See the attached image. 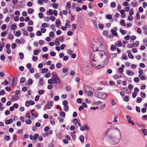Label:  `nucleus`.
<instances>
[{
  "label": "nucleus",
  "instance_id": "a19ab883",
  "mask_svg": "<svg viewBox=\"0 0 147 147\" xmlns=\"http://www.w3.org/2000/svg\"><path fill=\"white\" fill-rule=\"evenodd\" d=\"M71 3L70 2H67L66 3V6L69 9L71 7Z\"/></svg>",
  "mask_w": 147,
  "mask_h": 147
},
{
  "label": "nucleus",
  "instance_id": "f704fd0d",
  "mask_svg": "<svg viewBox=\"0 0 147 147\" xmlns=\"http://www.w3.org/2000/svg\"><path fill=\"white\" fill-rule=\"evenodd\" d=\"M19 55L20 56V58L21 59H22L24 58V54L22 53H20Z\"/></svg>",
  "mask_w": 147,
  "mask_h": 147
},
{
  "label": "nucleus",
  "instance_id": "c756f323",
  "mask_svg": "<svg viewBox=\"0 0 147 147\" xmlns=\"http://www.w3.org/2000/svg\"><path fill=\"white\" fill-rule=\"evenodd\" d=\"M10 138L9 136H4V139L6 141H9L10 139Z\"/></svg>",
  "mask_w": 147,
  "mask_h": 147
},
{
  "label": "nucleus",
  "instance_id": "c9c22d12",
  "mask_svg": "<svg viewBox=\"0 0 147 147\" xmlns=\"http://www.w3.org/2000/svg\"><path fill=\"white\" fill-rule=\"evenodd\" d=\"M142 100V99L140 97H138L137 98L136 100V102L138 103H140L141 101Z\"/></svg>",
  "mask_w": 147,
  "mask_h": 147
},
{
  "label": "nucleus",
  "instance_id": "774afa93",
  "mask_svg": "<svg viewBox=\"0 0 147 147\" xmlns=\"http://www.w3.org/2000/svg\"><path fill=\"white\" fill-rule=\"evenodd\" d=\"M54 100L55 101H58L59 99V97L58 96H56L54 97Z\"/></svg>",
  "mask_w": 147,
  "mask_h": 147
},
{
  "label": "nucleus",
  "instance_id": "7c9ffc66",
  "mask_svg": "<svg viewBox=\"0 0 147 147\" xmlns=\"http://www.w3.org/2000/svg\"><path fill=\"white\" fill-rule=\"evenodd\" d=\"M28 12L29 14H31L34 12V10L32 9H29L28 10Z\"/></svg>",
  "mask_w": 147,
  "mask_h": 147
},
{
  "label": "nucleus",
  "instance_id": "603ef678",
  "mask_svg": "<svg viewBox=\"0 0 147 147\" xmlns=\"http://www.w3.org/2000/svg\"><path fill=\"white\" fill-rule=\"evenodd\" d=\"M72 29L73 30H75V29H76V28L77 26H76V25L75 24H73L72 25Z\"/></svg>",
  "mask_w": 147,
  "mask_h": 147
},
{
  "label": "nucleus",
  "instance_id": "473e14b6",
  "mask_svg": "<svg viewBox=\"0 0 147 147\" xmlns=\"http://www.w3.org/2000/svg\"><path fill=\"white\" fill-rule=\"evenodd\" d=\"M142 133L144 135H147V129H144L142 130Z\"/></svg>",
  "mask_w": 147,
  "mask_h": 147
},
{
  "label": "nucleus",
  "instance_id": "9d476101",
  "mask_svg": "<svg viewBox=\"0 0 147 147\" xmlns=\"http://www.w3.org/2000/svg\"><path fill=\"white\" fill-rule=\"evenodd\" d=\"M13 121V120L11 118L9 120H6V121H5V123L6 124H11L12 123Z\"/></svg>",
  "mask_w": 147,
  "mask_h": 147
},
{
  "label": "nucleus",
  "instance_id": "ea45409f",
  "mask_svg": "<svg viewBox=\"0 0 147 147\" xmlns=\"http://www.w3.org/2000/svg\"><path fill=\"white\" fill-rule=\"evenodd\" d=\"M119 31L123 35H124L126 33L125 31V30L122 29H120Z\"/></svg>",
  "mask_w": 147,
  "mask_h": 147
},
{
  "label": "nucleus",
  "instance_id": "864d4df0",
  "mask_svg": "<svg viewBox=\"0 0 147 147\" xmlns=\"http://www.w3.org/2000/svg\"><path fill=\"white\" fill-rule=\"evenodd\" d=\"M26 124H30L31 123L32 121L30 119L26 120Z\"/></svg>",
  "mask_w": 147,
  "mask_h": 147
},
{
  "label": "nucleus",
  "instance_id": "a878e982",
  "mask_svg": "<svg viewBox=\"0 0 147 147\" xmlns=\"http://www.w3.org/2000/svg\"><path fill=\"white\" fill-rule=\"evenodd\" d=\"M38 92L39 94L42 95L44 94L45 91L44 90H39Z\"/></svg>",
  "mask_w": 147,
  "mask_h": 147
},
{
  "label": "nucleus",
  "instance_id": "13d9d810",
  "mask_svg": "<svg viewBox=\"0 0 147 147\" xmlns=\"http://www.w3.org/2000/svg\"><path fill=\"white\" fill-rule=\"evenodd\" d=\"M68 104V102L66 100L63 101V104L64 106L67 105Z\"/></svg>",
  "mask_w": 147,
  "mask_h": 147
},
{
  "label": "nucleus",
  "instance_id": "680f3d73",
  "mask_svg": "<svg viewBox=\"0 0 147 147\" xmlns=\"http://www.w3.org/2000/svg\"><path fill=\"white\" fill-rule=\"evenodd\" d=\"M23 34L24 36H27L28 35V32L26 30H24L23 31Z\"/></svg>",
  "mask_w": 147,
  "mask_h": 147
},
{
  "label": "nucleus",
  "instance_id": "2eb2a0df",
  "mask_svg": "<svg viewBox=\"0 0 147 147\" xmlns=\"http://www.w3.org/2000/svg\"><path fill=\"white\" fill-rule=\"evenodd\" d=\"M111 32L112 34L115 36H117L118 35V34L116 31L113 29H111Z\"/></svg>",
  "mask_w": 147,
  "mask_h": 147
},
{
  "label": "nucleus",
  "instance_id": "37998d69",
  "mask_svg": "<svg viewBox=\"0 0 147 147\" xmlns=\"http://www.w3.org/2000/svg\"><path fill=\"white\" fill-rule=\"evenodd\" d=\"M6 35V32L5 31L1 33V36L2 37H5Z\"/></svg>",
  "mask_w": 147,
  "mask_h": 147
},
{
  "label": "nucleus",
  "instance_id": "6ab92c4d",
  "mask_svg": "<svg viewBox=\"0 0 147 147\" xmlns=\"http://www.w3.org/2000/svg\"><path fill=\"white\" fill-rule=\"evenodd\" d=\"M48 71V69L47 68H44L42 69V73H45L47 72Z\"/></svg>",
  "mask_w": 147,
  "mask_h": 147
},
{
  "label": "nucleus",
  "instance_id": "8fccbe9b",
  "mask_svg": "<svg viewBox=\"0 0 147 147\" xmlns=\"http://www.w3.org/2000/svg\"><path fill=\"white\" fill-rule=\"evenodd\" d=\"M39 53V51L36 49L34 51V54L35 55H37Z\"/></svg>",
  "mask_w": 147,
  "mask_h": 147
},
{
  "label": "nucleus",
  "instance_id": "f257e3e1",
  "mask_svg": "<svg viewBox=\"0 0 147 147\" xmlns=\"http://www.w3.org/2000/svg\"><path fill=\"white\" fill-rule=\"evenodd\" d=\"M102 51H98L97 50H94L92 53L91 55V58L92 60H97L96 59L98 57H102L103 55Z\"/></svg>",
  "mask_w": 147,
  "mask_h": 147
},
{
  "label": "nucleus",
  "instance_id": "052dcab7",
  "mask_svg": "<svg viewBox=\"0 0 147 147\" xmlns=\"http://www.w3.org/2000/svg\"><path fill=\"white\" fill-rule=\"evenodd\" d=\"M129 13L130 16H131L134 14V11L133 9H131L130 10Z\"/></svg>",
  "mask_w": 147,
  "mask_h": 147
},
{
  "label": "nucleus",
  "instance_id": "338daca9",
  "mask_svg": "<svg viewBox=\"0 0 147 147\" xmlns=\"http://www.w3.org/2000/svg\"><path fill=\"white\" fill-rule=\"evenodd\" d=\"M117 45L118 47H120L122 46V42L121 41H119L117 44Z\"/></svg>",
  "mask_w": 147,
  "mask_h": 147
},
{
  "label": "nucleus",
  "instance_id": "c85d7f7f",
  "mask_svg": "<svg viewBox=\"0 0 147 147\" xmlns=\"http://www.w3.org/2000/svg\"><path fill=\"white\" fill-rule=\"evenodd\" d=\"M122 58L123 59L125 60H127L128 59L127 56L125 54L123 55L122 56Z\"/></svg>",
  "mask_w": 147,
  "mask_h": 147
},
{
  "label": "nucleus",
  "instance_id": "1a4fd4ad",
  "mask_svg": "<svg viewBox=\"0 0 147 147\" xmlns=\"http://www.w3.org/2000/svg\"><path fill=\"white\" fill-rule=\"evenodd\" d=\"M19 98V96H18L14 95L12 96L11 100H14L16 101L18 100Z\"/></svg>",
  "mask_w": 147,
  "mask_h": 147
},
{
  "label": "nucleus",
  "instance_id": "a211bd4d",
  "mask_svg": "<svg viewBox=\"0 0 147 147\" xmlns=\"http://www.w3.org/2000/svg\"><path fill=\"white\" fill-rule=\"evenodd\" d=\"M26 81V78L24 77H22L20 80V83L21 84L24 83Z\"/></svg>",
  "mask_w": 147,
  "mask_h": 147
},
{
  "label": "nucleus",
  "instance_id": "4c0bfd02",
  "mask_svg": "<svg viewBox=\"0 0 147 147\" xmlns=\"http://www.w3.org/2000/svg\"><path fill=\"white\" fill-rule=\"evenodd\" d=\"M143 29L144 30V33L146 34H147V27L146 26H144Z\"/></svg>",
  "mask_w": 147,
  "mask_h": 147
},
{
  "label": "nucleus",
  "instance_id": "0eeeda50",
  "mask_svg": "<svg viewBox=\"0 0 147 147\" xmlns=\"http://www.w3.org/2000/svg\"><path fill=\"white\" fill-rule=\"evenodd\" d=\"M84 90L85 92L86 93V92L90 91H94V89L91 87L85 86L84 87Z\"/></svg>",
  "mask_w": 147,
  "mask_h": 147
},
{
  "label": "nucleus",
  "instance_id": "72a5a7b5",
  "mask_svg": "<svg viewBox=\"0 0 147 147\" xmlns=\"http://www.w3.org/2000/svg\"><path fill=\"white\" fill-rule=\"evenodd\" d=\"M60 114L62 117H65V113L63 111H61L60 113Z\"/></svg>",
  "mask_w": 147,
  "mask_h": 147
},
{
  "label": "nucleus",
  "instance_id": "cd10ccee",
  "mask_svg": "<svg viewBox=\"0 0 147 147\" xmlns=\"http://www.w3.org/2000/svg\"><path fill=\"white\" fill-rule=\"evenodd\" d=\"M17 46V45L15 43H12L11 45V47L12 49H15L16 47Z\"/></svg>",
  "mask_w": 147,
  "mask_h": 147
},
{
  "label": "nucleus",
  "instance_id": "4be33fe9",
  "mask_svg": "<svg viewBox=\"0 0 147 147\" xmlns=\"http://www.w3.org/2000/svg\"><path fill=\"white\" fill-rule=\"evenodd\" d=\"M116 49V46L115 45H112L111 47V50L112 51H113L115 50Z\"/></svg>",
  "mask_w": 147,
  "mask_h": 147
},
{
  "label": "nucleus",
  "instance_id": "69168bd1",
  "mask_svg": "<svg viewBox=\"0 0 147 147\" xmlns=\"http://www.w3.org/2000/svg\"><path fill=\"white\" fill-rule=\"evenodd\" d=\"M42 50L43 52H46L48 50V48L46 47H43Z\"/></svg>",
  "mask_w": 147,
  "mask_h": 147
},
{
  "label": "nucleus",
  "instance_id": "49530a36",
  "mask_svg": "<svg viewBox=\"0 0 147 147\" xmlns=\"http://www.w3.org/2000/svg\"><path fill=\"white\" fill-rule=\"evenodd\" d=\"M134 82H136V83H138L139 82L140 80L138 77H136L134 78Z\"/></svg>",
  "mask_w": 147,
  "mask_h": 147
},
{
  "label": "nucleus",
  "instance_id": "b1692460",
  "mask_svg": "<svg viewBox=\"0 0 147 147\" xmlns=\"http://www.w3.org/2000/svg\"><path fill=\"white\" fill-rule=\"evenodd\" d=\"M116 6V4L115 2L111 3L110 4V6L112 8H115Z\"/></svg>",
  "mask_w": 147,
  "mask_h": 147
},
{
  "label": "nucleus",
  "instance_id": "a18cd8bd",
  "mask_svg": "<svg viewBox=\"0 0 147 147\" xmlns=\"http://www.w3.org/2000/svg\"><path fill=\"white\" fill-rule=\"evenodd\" d=\"M5 55L4 54H2L0 56V59L1 60L3 61L5 59Z\"/></svg>",
  "mask_w": 147,
  "mask_h": 147
},
{
  "label": "nucleus",
  "instance_id": "4d7b16f0",
  "mask_svg": "<svg viewBox=\"0 0 147 147\" xmlns=\"http://www.w3.org/2000/svg\"><path fill=\"white\" fill-rule=\"evenodd\" d=\"M141 96L143 98H145L146 97V94L143 92H141Z\"/></svg>",
  "mask_w": 147,
  "mask_h": 147
},
{
  "label": "nucleus",
  "instance_id": "0e129e2a",
  "mask_svg": "<svg viewBox=\"0 0 147 147\" xmlns=\"http://www.w3.org/2000/svg\"><path fill=\"white\" fill-rule=\"evenodd\" d=\"M65 109L64 110L65 111H67L69 109V107L68 105H67L66 106H64Z\"/></svg>",
  "mask_w": 147,
  "mask_h": 147
},
{
  "label": "nucleus",
  "instance_id": "ddd939ff",
  "mask_svg": "<svg viewBox=\"0 0 147 147\" xmlns=\"http://www.w3.org/2000/svg\"><path fill=\"white\" fill-rule=\"evenodd\" d=\"M21 32L20 30H17L16 32L15 36H19L21 35Z\"/></svg>",
  "mask_w": 147,
  "mask_h": 147
},
{
  "label": "nucleus",
  "instance_id": "4468645a",
  "mask_svg": "<svg viewBox=\"0 0 147 147\" xmlns=\"http://www.w3.org/2000/svg\"><path fill=\"white\" fill-rule=\"evenodd\" d=\"M126 74L132 76L134 74V73L131 71L129 70H127L126 71Z\"/></svg>",
  "mask_w": 147,
  "mask_h": 147
},
{
  "label": "nucleus",
  "instance_id": "bf43d9fd",
  "mask_svg": "<svg viewBox=\"0 0 147 147\" xmlns=\"http://www.w3.org/2000/svg\"><path fill=\"white\" fill-rule=\"evenodd\" d=\"M38 136V134H35L34 136L33 140H36Z\"/></svg>",
  "mask_w": 147,
  "mask_h": 147
},
{
  "label": "nucleus",
  "instance_id": "bb28decb",
  "mask_svg": "<svg viewBox=\"0 0 147 147\" xmlns=\"http://www.w3.org/2000/svg\"><path fill=\"white\" fill-rule=\"evenodd\" d=\"M33 83V80L32 79H29L28 80V85H31Z\"/></svg>",
  "mask_w": 147,
  "mask_h": 147
},
{
  "label": "nucleus",
  "instance_id": "2f4dec72",
  "mask_svg": "<svg viewBox=\"0 0 147 147\" xmlns=\"http://www.w3.org/2000/svg\"><path fill=\"white\" fill-rule=\"evenodd\" d=\"M140 13L138 12L136 13V19L137 20H139L140 19Z\"/></svg>",
  "mask_w": 147,
  "mask_h": 147
},
{
  "label": "nucleus",
  "instance_id": "f3484780",
  "mask_svg": "<svg viewBox=\"0 0 147 147\" xmlns=\"http://www.w3.org/2000/svg\"><path fill=\"white\" fill-rule=\"evenodd\" d=\"M131 5H132V6L133 7H136L138 5V2H135V3H134V2H132L131 3Z\"/></svg>",
  "mask_w": 147,
  "mask_h": 147
},
{
  "label": "nucleus",
  "instance_id": "79ce46f5",
  "mask_svg": "<svg viewBox=\"0 0 147 147\" xmlns=\"http://www.w3.org/2000/svg\"><path fill=\"white\" fill-rule=\"evenodd\" d=\"M6 25L5 24H3L1 27V29L3 30H4L6 29Z\"/></svg>",
  "mask_w": 147,
  "mask_h": 147
},
{
  "label": "nucleus",
  "instance_id": "3c124183",
  "mask_svg": "<svg viewBox=\"0 0 147 147\" xmlns=\"http://www.w3.org/2000/svg\"><path fill=\"white\" fill-rule=\"evenodd\" d=\"M62 66V64L61 63H58L56 65V66L58 68H60Z\"/></svg>",
  "mask_w": 147,
  "mask_h": 147
},
{
  "label": "nucleus",
  "instance_id": "f03ea898",
  "mask_svg": "<svg viewBox=\"0 0 147 147\" xmlns=\"http://www.w3.org/2000/svg\"><path fill=\"white\" fill-rule=\"evenodd\" d=\"M121 134H120L119 137L117 136L113 137L111 136L109 137V138L111 139L112 143L113 145H115L118 144L119 142L121 139Z\"/></svg>",
  "mask_w": 147,
  "mask_h": 147
},
{
  "label": "nucleus",
  "instance_id": "6e6d98bb",
  "mask_svg": "<svg viewBox=\"0 0 147 147\" xmlns=\"http://www.w3.org/2000/svg\"><path fill=\"white\" fill-rule=\"evenodd\" d=\"M76 11H79L82 10V8L79 7H77L76 8Z\"/></svg>",
  "mask_w": 147,
  "mask_h": 147
},
{
  "label": "nucleus",
  "instance_id": "20e7f679",
  "mask_svg": "<svg viewBox=\"0 0 147 147\" xmlns=\"http://www.w3.org/2000/svg\"><path fill=\"white\" fill-rule=\"evenodd\" d=\"M51 76L52 77V79H53L54 80V84H57V82L56 81V80H60V79L59 78L57 74H56L55 72H53L51 74Z\"/></svg>",
  "mask_w": 147,
  "mask_h": 147
},
{
  "label": "nucleus",
  "instance_id": "6e6552de",
  "mask_svg": "<svg viewBox=\"0 0 147 147\" xmlns=\"http://www.w3.org/2000/svg\"><path fill=\"white\" fill-rule=\"evenodd\" d=\"M86 129L87 130H88L89 129V127L87 125H84V126H81L80 127V130L81 131H83Z\"/></svg>",
  "mask_w": 147,
  "mask_h": 147
},
{
  "label": "nucleus",
  "instance_id": "39448f33",
  "mask_svg": "<svg viewBox=\"0 0 147 147\" xmlns=\"http://www.w3.org/2000/svg\"><path fill=\"white\" fill-rule=\"evenodd\" d=\"M97 60H92V64L93 66L98 69H99L100 68V65L98 62H97Z\"/></svg>",
  "mask_w": 147,
  "mask_h": 147
},
{
  "label": "nucleus",
  "instance_id": "5701e85b",
  "mask_svg": "<svg viewBox=\"0 0 147 147\" xmlns=\"http://www.w3.org/2000/svg\"><path fill=\"white\" fill-rule=\"evenodd\" d=\"M120 24L123 26H125V23L124 20H121L120 21Z\"/></svg>",
  "mask_w": 147,
  "mask_h": 147
},
{
  "label": "nucleus",
  "instance_id": "58836bf2",
  "mask_svg": "<svg viewBox=\"0 0 147 147\" xmlns=\"http://www.w3.org/2000/svg\"><path fill=\"white\" fill-rule=\"evenodd\" d=\"M27 29L28 31L30 32L32 31L33 30V28L31 26H29L28 27Z\"/></svg>",
  "mask_w": 147,
  "mask_h": 147
},
{
  "label": "nucleus",
  "instance_id": "5fc2aeb1",
  "mask_svg": "<svg viewBox=\"0 0 147 147\" xmlns=\"http://www.w3.org/2000/svg\"><path fill=\"white\" fill-rule=\"evenodd\" d=\"M14 38V36L12 34H10L9 35L8 38L10 40H12Z\"/></svg>",
  "mask_w": 147,
  "mask_h": 147
},
{
  "label": "nucleus",
  "instance_id": "e433bc0d",
  "mask_svg": "<svg viewBox=\"0 0 147 147\" xmlns=\"http://www.w3.org/2000/svg\"><path fill=\"white\" fill-rule=\"evenodd\" d=\"M48 82L49 84H53L54 82V80L52 78L48 80Z\"/></svg>",
  "mask_w": 147,
  "mask_h": 147
},
{
  "label": "nucleus",
  "instance_id": "9b49d317",
  "mask_svg": "<svg viewBox=\"0 0 147 147\" xmlns=\"http://www.w3.org/2000/svg\"><path fill=\"white\" fill-rule=\"evenodd\" d=\"M79 139H80L81 142L82 143H83L84 142V138L83 136H82V135L80 136L79 137Z\"/></svg>",
  "mask_w": 147,
  "mask_h": 147
},
{
  "label": "nucleus",
  "instance_id": "09e8293b",
  "mask_svg": "<svg viewBox=\"0 0 147 147\" xmlns=\"http://www.w3.org/2000/svg\"><path fill=\"white\" fill-rule=\"evenodd\" d=\"M124 100L125 102H128L129 100L128 96H125L124 98Z\"/></svg>",
  "mask_w": 147,
  "mask_h": 147
},
{
  "label": "nucleus",
  "instance_id": "de8ad7c7",
  "mask_svg": "<svg viewBox=\"0 0 147 147\" xmlns=\"http://www.w3.org/2000/svg\"><path fill=\"white\" fill-rule=\"evenodd\" d=\"M30 104V102L28 101H26L25 103V105L27 107H29Z\"/></svg>",
  "mask_w": 147,
  "mask_h": 147
},
{
  "label": "nucleus",
  "instance_id": "7ed1b4c3",
  "mask_svg": "<svg viewBox=\"0 0 147 147\" xmlns=\"http://www.w3.org/2000/svg\"><path fill=\"white\" fill-rule=\"evenodd\" d=\"M94 95L97 98L103 100H105L108 97L107 94L100 92H96Z\"/></svg>",
  "mask_w": 147,
  "mask_h": 147
},
{
  "label": "nucleus",
  "instance_id": "dca6fc26",
  "mask_svg": "<svg viewBox=\"0 0 147 147\" xmlns=\"http://www.w3.org/2000/svg\"><path fill=\"white\" fill-rule=\"evenodd\" d=\"M138 77L140 78V79L142 80H145L146 79V77L144 76L143 75H138Z\"/></svg>",
  "mask_w": 147,
  "mask_h": 147
},
{
  "label": "nucleus",
  "instance_id": "423d86ee",
  "mask_svg": "<svg viewBox=\"0 0 147 147\" xmlns=\"http://www.w3.org/2000/svg\"><path fill=\"white\" fill-rule=\"evenodd\" d=\"M53 102V101L48 102L44 107L43 109L45 111L46 109H51L52 106Z\"/></svg>",
  "mask_w": 147,
  "mask_h": 147
},
{
  "label": "nucleus",
  "instance_id": "aec40b11",
  "mask_svg": "<svg viewBox=\"0 0 147 147\" xmlns=\"http://www.w3.org/2000/svg\"><path fill=\"white\" fill-rule=\"evenodd\" d=\"M56 23L57 25H58L59 26H60L61 24V21L60 20L57 19L56 20Z\"/></svg>",
  "mask_w": 147,
  "mask_h": 147
},
{
  "label": "nucleus",
  "instance_id": "e2e57ef3",
  "mask_svg": "<svg viewBox=\"0 0 147 147\" xmlns=\"http://www.w3.org/2000/svg\"><path fill=\"white\" fill-rule=\"evenodd\" d=\"M134 46L135 45L137 47L139 44V42L138 41H136L134 42L133 44Z\"/></svg>",
  "mask_w": 147,
  "mask_h": 147
},
{
  "label": "nucleus",
  "instance_id": "f8f14e48",
  "mask_svg": "<svg viewBox=\"0 0 147 147\" xmlns=\"http://www.w3.org/2000/svg\"><path fill=\"white\" fill-rule=\"evenodd\" d=\"M105 18L109 20L111 19L112 18V16L111 14H106L105 15Z\"/></svg>",
  "mask_w": 147,
  "mask_h": 147
},
{
  "label": "nucleus",
  "instance_id": "412c9836",
  "mask_svg": "<svg viewBox=\"0 0 147 147\" xmlns=\"http://www.w3.org/2000/svg\"><path fill=\"white\" fill-rule=\"evenodd\" d=\"M93 91H90L86 92L87 95L88 96H92L93 95Z\"/></svg>",
  "mask_w": 147,
  "mask_h": 147
},
{
  "label": "nucleus",
  "instance_id": "393cba45",
  "mask_svg": "<svg viewBox=\"0 0 147 147\" xmlns=\"http://www.w3.org/2000/svg\"><path fill=\"white\" fill-rule=\"evenodd\" d=\"M58 5V4L56 3H54L52 4L53 7L55 9L57 8Z\"/></svg>",
  "mask_w": 147,
  "mask_h": 147
},
{
  "label": "nucleus",
  "instance_id": "c03bdc74",
  "mask_svg": "<svg viewBox=\"0 0 147 147\" xmlns=\"http://www.w3.org/2000/svg\"><path fill=\"white\" fill-rule=\"evenodd\" d=\"M114 77L115 79H119L121 78L122 77V76L120 75H115L114 76Z\"/></svg>",
  "mask_w": 147,
  "mask_h": 147
}]
</instances>
